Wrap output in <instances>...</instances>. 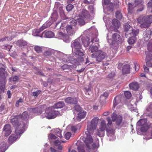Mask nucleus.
<instances>
[{"mask_svg":"<svg viewBox=\"0 0 152 152\" xmlns=\"http://www.w3.org/2000/svg\"><path fill=\"white\" fill-rule=\"evenodd\" d=\"M71 47L72 50H74L73 54L75 56L80 57L78 60L81 62L83 61V58L81 56H84V54L80 49H82V46L80 44V41L79 38L77 39L72 42L71 43Z\"/></svg>","mask_w":152,"mask_h":152,"instance_id":"1","label":"nucleus"},{"mask_svg":"<svg viewBox=\"0 0 152 152\" xmlns=\"http://www.w3.org/2000/svg\"><path fill=\"white\" fill-rule=\"evenodd\" d=\"M121 36L118 33L113 34L112 36V40L108 39V42L110 44L111 47L113 49H117L119 46V43L121 42Z\"/></svg>","mask_w":152,"mask_h":152,"instance_id":"2","label":"nucleus"},{"mask_svg":"<svg viewBox=\"0 0 152 152\" xmlns=\"http://www.w3.org/2000/svg\"><path fill=\"white\" fill-rule=\"evenodd\" d=\"M99 118L98 117H94L90 122L87 123V131L85 132V134H93L94 130H95L98 122Z\"/></svg>","mask_w":152,"mask_h":152,"instance_id":"3","label":"nucleus"},{"mask_svg":"<svg viewBox=\"0 0 152 152\" xmlns=\"http://www.w3.org/2000/svg\"><path fill=\"white\" fill-rule=\"evenodd\" d=\"M20 129L19 130V127L18 126L16 128L15 134H12L9 138L8 141L9 143H12L15 141L18 137V135H20L24 132V125H20Z\"/></svg>","mask_w":152,"mask_h":152,"instance_id":"4","label":"nucleus"},{"mask_svg":"<svg viewBox=\"0 0 152 152\" xmlns=\"http://www.w3.org/2000/svg\"><path fill=\"white\" fill-rule=\"evenodd\" d=\"M45 113L46 114V117L48 119L54 118L57 116L61 115L62 114L59 112L56 111L52 109V107H48L46 110Z\"/></svg>","mask_w":152,"mask_h":152,"instance_id":"5","label":"nucleus"},{"mask_svg":"<svg viewBox=\"0 0 152 152\" xmlns=\"http://www.w3.org/2000/svg\"><path fill=\"white\" fill-rule=\"evenodd\" d=\"M107 120L108 123L107 124V134L109 137H111L114 134L115 130L113 128L112 122L110 118L108 117L107 118Z\"/></svg>","mask_w":152,"mask_h":152,"instance_id":"6","label":"nucleus"},{"mask_svg":"<svg viewBox=\"0 0 152 152\" xmlns=\"http://www.w3.org/2000/svg\"><path fill=\"white\" fill-rule=\"evenodd\" d=\"M106 56L105 53L103 52L100 50H98L94 53L91 55V57L92 58H96V61L97 62H101L104 59Z\"/></svg>","mask_w":152,"mask_h":152,"instance_id":"7","label":"nucleus"},{"mask_svg":"<svg viewBox=\"0 0 152 152\" xmlns=\"http://www.w3.org/2000/svg\"><path fill=\"white\" fill-rule=\"evenodd\" d=\"M72 21L70 22V25L66 26V30L68 34L69 35L74 34L77 30L78 29L77 26H75L74 24H72Z\"/></svg>","mask_w":152,"mask_h":152,"instance_id":"8","label":"nucleus"},{"mask_svg":"<svg viewBox=\"0 0 152 152\" xmlns=\"http://www.w3.org/2000/svg\"><path fill=\"white\" fill-rule=\"evenodd\" d=\"M8 74L5 71V69L3 68H0V82L2 83H6V78Z\"/></svg>","mask_w":152,"mask_h":152,"instance_id":"9","label":"nucleus"},{"mask_svg":"<svg viewBox=\"0 0 152 152\" xmlns=\"http://www.w3.org/2000/svg\"><path fill=\"white\" fill-rule=\"evenodd\" d=\"M124 30L126 32L125 35L126 37H129L131 34H132L134 31L138 30H134L132 27L130 26L128 23H126L124 26Z\"/></svg>","mask_w":152,"mask_h":152,"instance_id":"10","label":"nucleus"},{"mask_svg":"<svg viewBox=\"0 0 152 152\" xmlns=\"http://www.w3.org/2000/svg\"><path fill=\"white\" fill-rule=\"evenodd\" d=\"M111 118L113 121H116V124L118 125H120L122 121V116L120 115H117L115 113H113L111 115Z\"/></svg>","mask_w":152,"mask_h":152,"instance_id":"11","label":"nucleus"},{"mask_svg":"<svg viewBox=\"0 0 152 152\" xmlns=\"http://www.w3.org/2000/svg\"><path fill=\"white\" fill-rule=\"evenodd\" d=\"M19 116H17L13 118H12L11 120V122L13 125L15 126H17L16 128L18 126H19V130L20 129V125H24V129L25 126V125L24 123H23L21 124V122H19V118H20L19 117Z\"/></svg>","mask_w":152,"mask_h":152,"instance_id":"12","label":"nucleus"},{"mask_svg":"<svg viewBox=\"0 0 152 152\" xmlns=\"http://www.w3.org/2000/svg\"><path fill=\"white\" fill-rule=\"evenodd\" d=\"M131 34L129 36L128 42L129 44H134L136 39V36L139 33V31H134V32Z\"/></svg>","mask_w":152,"mask_h":152,"instance_id":"13","label":"nucleus"},{"mask_svg":"<svg viewBox=\"0 0 152 152\" xmlns=\"http://www.w3.org/2000/svg\"><path fill=\"white\" fill-rule=\"evenodd\" d=\"M71 21H72V24H74L76 26L77 25L82 26L84 25L86 23L85 20L81 18H78L76 20L72 19Z\"/></svg>","mask_w":152,"mask_h":152,"instance_id":"14","label":"nucleus"},{"mask_svg":"<svg viewBox=\"0 0 152 152\" xmlns=\"http://www.w3.org/2000/svg\"><path fill=\"white\" fill-rule=\"evenodd\" d=\"M113 107H115L117 106V107L119 108L123 105V104L121 102L120 96H117L115 97L113 101Z\"/></svg>","mask_w":152,"mask_h":152,"instance_id":"15","label":"nucleus"},{"mask_svg":"<svg viewBox=\"0 0 152 152\" xmlns=\"http://www.w3.org/2000/svg\"><path fill=\"white\" fill-rule=\"evenodd\" d=\"M86 134L87 137L85 138L84 141L88 148H90V145L93 142V140L91 136V134Z\"/></svg>","mask_w":152,"mask_h":152,"instance_id":"16","label":"nucleus"},{"mask_svg":"<svg viewBox=\"0 0 152 152\" xmlns=\"http://www.w3.org/2000/svg\"><path fill=\"white\" fill-rule=\"evenodd\" d=\"M146 21L144 24L140 25V27L141 28H145L148 27L150 25L151 23H152V15L146 16Z\"/></svg>","mask_w":152,"mask_h":152,"instance_id":"17","label":"nucleus"},{"mask_svg":"<svg viewBox=\"0 0 152 152\" xmlns=\"http://www.w3.org/2000/svg\"><path fill=\"white\" fill-rule=\"evenodd\" d=\"M64 101L66 103L71 104H76L77 103V99L75 97H68L64 99Z\"/></svg>","mask_w":152,"mask_h":152,"instance_id":"18","label":"nucleus"},{"mask_svg":"<svg viewBox=\"0 0 152 152\" xmlns=\"http://www.w3.org/2000/svg\"><path fill=\"white\" fill-rule=\"evenodd\" d=\"M3 131L4 132V135L6 137L10 135L12 132L10 126L9 124H7L5 125L3 128Z\"/></svg>","mask_w":152,"mask_h":152,"instance_id":"19","label":"nucleus"},{"mask_svg":"<svg viewBox=\"0 0 152 152\" xmlns=\"http://www.w3.org/2000/svg\"><path fill=\"white\" fill-rule=\"evenodd\" d=\"M129 86L130 89L134 91H137L139 88V84L136 82H134L130 83Z\"/></svg>","mask_w":152,"mask_h":152,"instance_id":"20","label":"nucleus"},{"mask_svg":"<svg viewBox=\"0 0 152 152\" xmlns=\"http://www.w3.org/2000/svg\"><path fill=\"white\" fill-rule=\"evenodd\" d=\"M80 15L81 17L86 19L89 18L90 17L88 12L84 9H82L81 11Z\"/></svg>","mask_w":152,"mask_h":152,"instance_id":"21","label":"nucleus"},{"mask_svg":"<svg viewBox=\"0 0 152 152\" xmlns=\"http://www.w3.org/2000/svg\"><path fill=\"white\" fill-rule=\"evenodd\" d=\"M27 44V42L26 41L22 39L18 40L16 43V45L19 47L24 46L26 45Z\"/></svg>","mask_w":152,"mask_h":152,"instance_id":"22","label":"nucleus"},{"mask_svg":"<svg viewBox=\"0 0 152 152\" xmlns=\"http://www.w3.org/2000/svg\"><path fill=\"white\" fill-rule=\"evenodd\" d=\"M152 34V31L150 29H147L145 32L144 35V39L145 41H147L150 37L151 35Z\"/></svg>","mask_w":152,"mask_h":152,"instance_id":"23","label":"nucleus"},{"mask_svg":"<svg viewBox=\"0 0 152 152\" xmlns=\"http://www.w3.org/2000/svg\"><path fill=\"white\" fill-rule=\"evenodd\" d=\"M130 66L128 64L124 65L122 69V73L123 74L129 73L130 72Z\"/></svg>","mask_w":152,"mask_h":152,"instance_id":"24","label":"nucleus"},{"mask_svg":"<svg viewBox=\"0 0 152 152\" xmlns=\"http://www.w3.org/2000/svg\"><path fill=\"white\" fill-rule=\"evenodd\" d=\"M86 114V112L84 110L80 111L78 114L77 119L80 121V119L85 118Z\"/></svg>","mask_w":152,"mask_h":152,"instance_id":"25","label":"nucleus"},{"mask_svg":"<svg viewBox=\"0 0 152 152\" xmlns=\"http://www.w3.org/2000/svg\"><path fill=\"white\" fill-rule=\"evenodd\" d=\"M65 106V104L63 102H59L55 104L53 106L54 108H61Z\"/></svg>","mask_w":152,"mask_h":152,"instance_id":"26","label":"nucleus"},{"mask_svg":"<svg viewBox=\"0 0 152 152\" xmlns=\"http://www.w3.org/2000/svg\"><path fill=\"white\" fill-rule=\"evenodd\" d=\"M146 17L145 16H140L137 19V20L138 23L141 24H143L146 22Z\"/></svg>","mask_w":152,"mask_h":152,"instance_id":"27","label":"nucleus"},{"mask_svg":"<svg viewBox=\"0 0 152 152\" xmlns=\"http://www.w3.org/2000/svg\"><path fill=\"white\" fill-rule=\"evenodd\" d=\"M112 23L115 27L117 28H118L120 25V22L116 19H113L112 20Z\"/></svg>","mask_w":152,"mask_h":152,"instance_id":"28","label":"nucleus"},{"mask_svg":"<svg viewBox=\"0 0 152 152\" xmlns=\"http://www.w3.org/2000/svg\"><path fill=\"white\" fill-rule=\"evenodd\" d=\"M147 121L146 119H141L137 122V125L139 126H145L147 125Z\"/></svg>","mask_w":152,"mask_h":152,"instance_id":"29","label":"nucleus"},{"mask_svg":"<svg viewBox=\"0 0 152 152\" xmlns=\"http://www.w3.org/2000/svg\"><path fill=\"white\" fill-rule=\"evenodd\" d=\"M90 39L89 37H86L83 38L82 39V42L85 47H87L90 44Z\"/></svg>","mask_w":152,"mask_h":152,"instance_id":"30","label":"nucleus"},{"mask_svg":"<svg viewBox=\"0 0 152 152\" xmlns=\"http://www.w3.org/2000/svg\"><path fill=\"white\" fill-rule=\"evenodd\" d=\"M106 128L107 126H106L105 121L104 120H102L101 122V124L99 129L105 131Z\"/></svg>","mask_w":152,"mask_h":152,"instance_id":"31","label":"nucleus"},{"mask_svg":"<svg viewBox=\"0 0 152 152\" xmlns=\"http://www.w3.org/2000/svg\"><path fill=\"white\" fill-rule=\"evenodd\" d=\"M33 112L37 115L41 114L42 113V110L41 107H38L34 108L33 110Z\"/></svg>","mask_w":152,"mask_h":152,"instance_id":"32","label":"nucleus"},{"mask_svg":"<svg viewBox=\"0 0 152 152\" xmlns=\"http://www.w3.org/2000/svg\"><path fill=\"white\" fill-rule=\"evenodd\" d=\"M19 116V117L22 119L25 120L27 119L28 117V112L27 111H25L23 112L22 114L21 115H18Z\"/></svg>","mask_w":152,"mask_h":152,"instance_id":"33","label":"nucleus"},{"mask_svg":"<svg viewBox=\"0 0 152 152\" xmlns=\"http://www.w3.org/2000/svg\"><path fill=\"white\" fill-rule=\"evenodd\" d=\"M43 34H45V36L48 38H51L54 36V33L52 31H50L44 32L42 33V35Z\"/></svg>","mask_w":152,"mask_h":152,"instance_id":"34","label":"nucleus"},{"mask_svg":"<svg viewBox=\"0 0 152 152\" xmlns=\"http://www.w3.org/2000/svg\"><path fill=\"white\" fill-rule=\"evenodd\" d=\"M142 0H136L135 1V5H140L141 6L142 8L141 10H140L139 9H138L137 10V11H142L143 9V6L142 4Z\"/></svg>","mask_w":152,"mask_h":152,"instance_id":"35","label":"nucleus"},{"mask_svg":"<svg viewBox=\"0 0 152 152\" xmlns=\"http://www.w3.org/2000/svg\"><path fill=\"white\" fill-rule=\"evenodd\" d=\"M98 48V47L96 45H91L89 47V50L91 53H93L97 50Z\"/></svg>","mask_w":152,"mask_h":152,"instance_id":"36","label":"nucleus"},{"mask_svg":"<svg viewBox=\"0 0 152 152\" xmlns=\"http://www.w3.org/2000/svg\"><path fill=\"white\" fill-rule=\"evenodd\" d=\"M58 18V13L56 12H53L51 16V18L53 21H55Z\"/></svg>","mask_w":152,"mask_h":152,"instance_id":"37","label":"nucleus"},{"mask_svg":"<svg viewBox=\"0 0 152 152\" xmlns=\"http://www.w3.org/2000/svg\"><path fill=\"white\" fill-rule=\"evenodd\" d=\"M104 130H102L100 129H98L96 133L97 135L100 137H103L104 135Z\"/></svg>","mask_w":152,"mask_h":152,"instance_id":"38","label":"nucleus"},{"mask_svg":"<svg viewBox=\"0 0 152 152\" xmlns=\"http://www.w3.org/2000/svg\"><path fill=\"white\" fill-rule=\"evenodd\" d=\"M65 34L63 32L59 31L57 32L56 37L59 39H62Z\"/></svg>","mask_w":152,"mask_h":152,"instance_id":"39","label":"nucleus"},{"mask_svg":"<svg viewBox=\"0 0 152 152\" xmlns=\"http://www.w3.org/2000/svg\"><path fill=\"white\" fill-rule=\"evenodd\" d=\"M6 144L4 142L1 143L0 144V150L2 151V152H5L6 150Z\"/></svg>","mask_w":152,"mask_h":152,"instance_id":"40","label":"nucleus"},{"mask_svg":"<svg viewBox=\"0 0 152 152\" xmlns=\"http://www.w3.org/2000/svg\"><path fill=\"white\" fill-rule=\"evenodd\" d=\"M147 49L149 52L152 53V39L150 40L147 45Z\"/></svg>","mask_w":152,"mask_h":152,"instance_id":"41","label":"nucleus"},{"mask_svg":"<svg viewBox=\"0 0 152 152\" xmlns=\"http://www.w3.org/2000/svg\"><path fill=\"white\" fill-rule=\"evenodd\" d=\"M116 17L119 20H121L123 16L120 11H117L115 12Z\"/></svg>","mask_w":152,"mask_h":152,"instance_id":"42","label":"nucleus"},{"mask_svg":"<svg viewBox=\"0 0 152 152\" xmlns=\"http://www.w3.org/2000/svg\"><path fill=\"white\" fill-rule=\"evenodd\" d=\"M62 39L64 41L67 43L69 42L70 41L69 36L66 34H65L64 37H63V39Z\"/></svg>","mask_w":152,"mask_h":152,"instance_id":"43","label":"nucleus"},{"mask_svg":"<svg viewBox=\"0 0 152 152\" xmlns=\"http://www.w3.org/2000/svg\"><path fill=\"white\" fill-rule=\"evenodd\" d=\"M42 93V91L40 90H38L36 91L33 92L32 94V96L35 98H37L38 96Z\"/></svg>","mask_w":152,"mask_h":152,"instance_id":"44","label":"nucleus"},{"mask_svg":"<svg viewBox=\"0 0 152 152\" xmlns=\"http://www.w3.org/2000/svg\"><path fill=\"white\" fill-rule=\"evenodd\" d=\"M107 99L104 97V96H101L99 98V102L100 103L102 104H104L106 102V99Z\"/></svg>","mask_w":152,"mask_h":152,"instance_id":"45","label":"nucleus"},{"mask_svg":"<svg viewBox=\"0 0 152 152\" xmlns=\"http://www.w3.org/2000/svg\"><path fill=\"white\" fill-rule=\"evenodd\" d=\"M34 49L36 52L37 53L41 52L42 50V48L38 46H35Z\"/></svg>","mask_w":152,"mask_h":152,"instance_id":"46","label":"nucleus"},{"mask_svg":"<svg viewBox=\"0 0 152 152\" xmlns=\"http://www.w3.org/2000/svg\"><path fill=\"white\" fill-rule=\"evenodd\" d=\"M6 83H2L0 82V93L2 91L4 92L5 90V85Z\"/></svg>","mask_w":152,"mask_h":152,"instance_id":"47","label":"nucleus"},{"mask_svg":"<svg viewBox=\"0 0 152 152\" xmlns=\"http://www.w3.org/2000/svg\"><path fill=\"white\" fill-rule=\"evenodd\" d=\"M62 69H71L72 67L71 65H69L67 64H64L61 66Z\"/></svg>","mask_w":152,"mask_h":152,"instance_id":"48","label":"nucleus"},{"mask_svg":"<svg viewBox=\"0 0 152 152\" xmlns=\"http://www.w3.org/2000/svg\"><path fill=\"white\" fill-rule=\"evenodd\" d=\"M124 94L126 97L127 99H129L132 96V94L130 92L126 91L124 92Z\"/></svg>","mask_w":152,"mask_h":152,"instance_id":"49","label":"nucleus"},{"mask_svg":"<svg viewBox=\"0 0 152 152\" xmlns=\"http://www.w3.org/2000/svg\"><path fill=\"white\" fill-rule=\"evenodd\" d=\"M148 129V127L147 125L141 126L140 128V131L142 132H145L147 131Z\"/></svg>","mask_w":152,"mask_h":152,"instance_id":"50","label":"nucleus"},{"mask_svg":"<svg viewBox=\"0 0 152 152\" xmlns=\"http://www.w3.org/2000/svg\"><path fill=\"white\" fill-rule=\"evenodd\" d=\"M74 6L71 4H69L67 5L66 7V10L68 11H70L73 8Z\"/></svg>","mask_w":152,"mask_h":152,"instance_id":"51","label":"nucleus"},{"mask_svg":"<svg viewBox=\"0 0 152 152\" xmlns=\"http://www.w3.org/2000/svg\"><path fill=\"white\" fill-rule=\"evenodd\" d=\"M146 65L147 67H152V59H150L146 62Z\"/></svg>","mask_w":152,"mask_h":152,"instance_id":"52","label":"nucleus"},{"mask_svg":"<svg viewBox=\"0 0 152 152\" xmlns=\"http://www.w3.org/2000/svg\"><path fill=\"white\" fill-rule=\"evenodd\" d=\"M43 30V28H40L39 29H36L35 31V32L37 34L36 35V36H40L38 34ZM40 37H42L41 36H40Z\"/></svg>","mask_w":152,"mask_h":152,"instance_id":"53","label":"nucleus"},{"mask_svg":"<svg viewBox=\"0 0 152 152\" xmlns=\"http://www.w3.org/2000/svg\"><path fill=\"white\" fill-rule=\"evenodd\" d=\"M71 135V132H67L65 135V137L67 140L69 139Z\"/></svg>","mask_w":152,"mask_h":152,"instance_id":"54","label":"nucleus"},{"mask_svg":"<svg viewBox=\"0 0 152 152\" xmlns=\"http://www.w3.org/2000/svg\"><path fill=\"white\" fill-rule=\"evenodd\" d=\"M52 54V52L50 50L46 51L44 53V55L46 56H50Z\"/></svg>","mask_w":152,"mask_h":152,"instance_id":"55","label":"nucleus"},{"mask_svg":"<svg viewBox=\"0 0 152 152\" xmlns=\"http://www.w3.org/2000/svg\"><path fill=\"white\" fill-rule=\"evenodd\" d=\"M115 75V73L114 72H112L110 73L107 76V78H112Z\"/></svg>","mask_w":152,"mask_h":152,"instance_id":"56","label":"nucleus"},{"mask_svg":"<svg viewBox=\"0 0 152 152\" xmlns=\"http://www.w3.org/2000/svg\"><path fill=\"white\" fill-rule=\"evenodd\" d=\"M134 67H135V69L136 71H138L140 68V66L138 63L135 62L134 63Z\"/></svg>","mask_w":152,"mask_h":152,"instance_id":"57","label":"nucleus"},{"mask_svg":"<svg viewBox=\"0 0 152 152\" xmlns=\"http://www.w3.org/2000/svg\"><path fill=\"white\" fill-rule=\"evenodd\" d=\"M74 108L75 110L77 112H79L81 110V107L78 105L75 106Z\"/></svg>","mask_w":152,"mask_h":152,"instance_id":"58","label":"nucleus"},{"mask_svg":"<svg viewBox=\"0 0 152 152\" xmlns=\"http://www.w3.org/2000/svg\"><path fill=\"white\" fill-rule=\"evenodd\" d=\"M65 142V141L61 140L59 141L58 140H56L54 142V144L56 145H58L59 144L61 143V142Z\"/></svg>","mask_w":152,"mask_h":152,"instance_id":"59","label":"nucleus"},{"mask_svg":"<svg viewBox=\"0 0 152 152\" xmlns=\"http://www.w3.org/2000/svg\"><path fill=\"white\" fill-rule=\"evenodd\" d=\"M98 41L99 39L97 37H95L92 38L91 42L93 43L94 42H97Z\"/></svg>","mask_w":152,"mask_h":152,"instance_id":"60","label":"nucleus"},{"mask_svg":"<svg viewBox=\"0 0 152 152\" xmlns=\"http://www.w3.org/2000/svg\"><path fill=\"white\" fill-rule=\"evenodd\" d=\"M109 94L107 92H104L103 94L101 95L102 96H104V97H105L106 99H107L109 96Z\"/></svg>","mask_w":152,"mask_h":152,"instance_id":"61","label":"nucleus"},{"mask_svg":"<svg viewBox=\"0 0 152 152\" xmlns=\"http://www.w3.org/2000/svg\"><path fill=\"white\" fill-rule=\"evenodd\" d=\"M78 152H85L84 149L83 147H78L77 148Z\"/></svg>","mask_w":152,"mask_h":152,"instance_id":"62","label":"nucleus"},{"mask_svg":"<svg viewBox=\"0 0 152 152\" xmlns=\"http://www.w3.org/2000/svg\"><path fill=\"white\" fill-rule=\"evenodd\" d=\"M56 135L60 137H62V134H61V131L59 130L58 132H56Z\"/></svg>","mask_w":152,"mask_h":152,"instance_id":"63","label":"nucleus"},{"mask_svg":"<svg viewBox=\"0 0 152 152\" xmlns=\"http://www.w3.org/2000/svg\"><path fill=\"white\" fill-rule=\"evenodd\" d=\"M71 131L74 133H75L77 131V129L75 126H72L71 129Z\"/></svg>","mask_w":152,"mask_h":152,"instance_id":"64","label":"nucleus"}]
</instances>
